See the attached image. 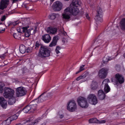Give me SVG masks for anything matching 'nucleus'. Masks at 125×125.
I'll use <instances>...</instances> for the list:
<instances>
[{
	"label": "nucleus",
	"mask_w": 125,
	"mask_h": 125,
	"mask_svg": "<svg viewBox=\"0 0 125 125\" xmlns=\"http://www.w3.org/2000/svg\"><path fill=\"white\" fill-rule=\"evenodd\" d=\"M79 10L78 7H69L65 9L62 14L63 18L69 21L70 18L71 14L76 15L79 12Z\"/></svg>",
	"instance_id": "1"
},
{
	"label": "nucleus",
	"mask_w": 125,
	"mask_h": 125,
	"mask_svg": "<svg viewBox=\"0 0 125 125\" xmlns=\"http://www.w3.org/2000/svg\"><path fill=\"white\" fill-rule=\"evenodd\" d=\"M35 49L36 50H38L39 47V52L37 56L41 58H44L47 57V46L40 43L39 41H36L35 44Z\"/></svg>",
	"instance_id": "2"
},
{
	"label": "nucleus",
	"mask_w": 125,
	"mask_h": 125,
	"mask_svg": "<svg viewBox=\"0 0 125 125\" xmlns=\"http://www.w3.org/2000/svg\"><path fill=\"white\" fill-rule=\"evenodd\" d=\"M4 96L7 98H9L8 103L10 105H13L15 102V99L13 97L14 93V91L12 89L7 87L5 88L4 89Z\"/></svg>",
	"instance_id": "3"
},
{
	"label": "nucleus",
	"mask_w": 125,
	"mask_h": 125,
	"mask_svg": "<svg viewBox=\"0 0 125 125\" xmlns=\"http://www.w3.org/2000/svg\"><path fill=\"white\" fill-rule=\"evenodd\" d=\"M67 108L69 111H74L77 109V106L75 101L73 100L70 101L67 104Z\"/></svg>",
	"instance_id": "4"
},
{
	"label": "nucleus",
	"mask_w": 125,
	"mask_h": 125,
	"mask_svg": "<svg viewBox=\"0 0 125 125\" xmlns=\"http://www.w3.org/2000/svg\"><path fill=\"white\" fill-rule=\"evenodd\" d=\"M27 93L26 89L22 86L17 88L16 90V96L17 97L24 96Z\"/></svg>",
	"instance_id": "5"
},
{
	"label": "nucleus",
	"mask_w": 125,
	"mask_h": 125,
	"mask_svg": "<svg viewBox=\"0 0 125 125\" xmlns=\"http://www.w3.org/2000/svg\"><path fill=\"white\" fill-rule=\"evenodd\" d=\"M78 104L81 107L83 108H86L88 106L85 99L83 97H79L77 99Z\"/></svg>",
	"instance_id": "6"
},
{
	"label": "nucleus",
	"mask_w": 125,
	"mask_h": 125,
	"mask_svg": "<svg viewBox=\"0 0 125 125\" xmlns=\"http://www.w3.org/2000/svg\"><path fill=\"white\" fill-rule=\"evenodd\" d=\"M62 3L59 1L54 2L52 6V8L53 10L56 11H60L62 9Z\"/></svg>",
	"instance_id": "7"
},
{
	"label": "nucleus",
	"mask_w": 125,
	"mask_h": 125,
	"mask_svg": "<svg viewBox=\"0 0 125 125\" xmlns=\"http://www.w3.org/2000/svg\"><path fill=\"white\" fill-rule=\"evenodd\" d=\"M103 41L101 40H96L92 45V46L95 45V47L94 49V50L97 51H100L102 49V44Z\"/></svg>",
	"instance_id": "8"
},
{
	"label": "nucleus",
	"mask_w": 125,
	"mask_h": 125,
	"mask_svg": "<svg viewBox=\"0 0 125 125\" xmlns=\"http://www.w3.org/2000/svg\"><path fill=\"white\" fill-rule=\"evenodd\" d=\"M97 15L94 18L96 21L101 22L103 21L102 11L100 7H99L97 10Z\"/></svg>",
	"instance_id": "9"
},
{
	"label": "nucleus",
	"mask_w": 125,
	"mask_h": 125,
	"mask_svg": "<svg viewBox=\"0 0 125 125\" xmlns=\"http://www.w3.org/2000/svg\"><path fill=\"white\" fill-rule=\"evenodd\" d=\"M87 99L90 103L92 104L95 105L97 103L96 97L94 94H89L87 97Z\"/></svg>",
	"instance_id": "10"
},
{
	"label": "nucleus",
	"mask_w": 125,
	"mask_h": 125,
	"mask_svg": "<svg viewBox=\"0 0 125 125\" xmlns=\"http://www.w3.org/2000/svg\"><path fill=\"white\" fill-rule=\"evenodd\" d=\"M108 69L107 68H103L99 71L98 75L101 78H105L108 73Z\"/></svg>",
	"instance_id": "11"
},
{
	"label": "nucleus",
	"mask_w": 125,
	"mask_h": 125,
	"mask_svg": "<svg viewBox=\"0 0 125 125\" xmlns=\"http://www.w3.org/2000/svg\"><path fill=\"white\" fill-rule=\"evenodd\" d=\"M29 26L21 28V29L22 30V32L25 33V35L27 37H28L30 36L31 31V30H33V28H32L31 29H29Z\"/></svg>",
	"instance_id": "12"
},
{
	"label": "nucleus",
	"mask_w": 125,
	"mask_h": 125,
	"mask_svg": "<svg viewBox=\"0 0 125 125\" xmlns=\"http://www.w3.org/2000/svg\"><path fill=\"white\" fill-rule=\"evenodd\" d=\"M38 103L43 102L47 99V93L46 92L42 93L38 98Z\"/></svg>",
	"instance_id": "13"
},
{
	"label": "nucleus",
	"mask_w": 125,
	"mask_h": 125,
	"mask_svg": "<svg viewBox=\"0 0 125 125\" xmlns=\"http://www.w3.org/2000/svg\"><path fill=\"white\" fill-rule=\"evenodd\" d=\"M115 78L116 83H118L121 84L124 83V78L121 75L117 74L115 75Z\"/></svg>",
	"instance_id": "14"
},
{
	"label": "nucleus",
	"mask_w": 125,
	"mask_h": 125,
	"mask_svg": "<svg viewBox=\"0 0 125 125\" xmlns=\"http://www.w3.org/2000/svg\"><path fill=\"white\" fill-rule=\"evenodd\" d=\"M34 101L31 102L29 104L31 113H33L37 108V105L36 104H33Z\"/></svg>",
	"instance_id": "15"
},
{
	"label": "nucleus",
	"mask_w": 125,
	"mask_h": 125,
	"mask_svg": "<svg viewBox=\"0 0 125 125\" xmlns=\"http://www.w3.org/2000/svg\"><path fill=\"white\" fill-rule=\"evenodd\" d=\"M7 101L2 97H0V104L4 109H6L7 106Z\"/></svg>",
	"instance_id": "16"
},
{
	"label": "nucleus",
	"mask_w": 125,
	"mask_h": 125,
	"mask_svg": "<svg viewBox=\"0 0 125 125\" xmlns=\"http://www.w3.org/2000/svg\"><path fill=\"white\" fill-rule=\"evenodd\" d=\"M81 2L79 0H73L70 5V7H78L80 6Z\"/></svg>",
	"instance_id": "17"
},
{
	"label": "nucleus",
	"mask_w": 125,
	"mask_h": 125,
	"mask_svg": "<svg viewBox=\"0 0 125 125\" xmlns=\"http://www.w3.org/2000/svg\"><path fill=\"white\" fill-rule=\"evenodd\" d=\"M8 4V1H1L0 3V9L3 10L4 9L6 8Z\"/></svg>",
	"instance_id": "18"
},
{
	"label": "nucleus",
	"mask_w": 125,
	"mask_h": 125,
	"mask_svg": "<svg viewBox=\"0 0 125 125\" xmlns=\"http://www.w3.org/2000/svg\"><path fill=\"white\" fill-rule=\"evenodd\" d=\"M98 96L99 99L101 100L104 99L105 97V95L103 91L101 90H99L98 92Z\"/></svg>",
	"instance_id": "19"
},
{
	"label": "nucleus",
	"mask_w": 125,
	"mask_h": 125,
	"mask_svg": "<svg viewBox=\"0 0 125 125\" xmlns=\"http://www.w3.org/2000/svg\"><path fill=\"white\" fill-rule=\"evenodd\" d=\"M120 26L122 30H125V18L121 19L120 22Z\"/></svg>",
	"instance_id": "20"
},
{
	"label": "nucleus",
	"mask_w": 125,
	"mask_h": 125,
	"mask_svg": "<svg viewBox=\"0 0 125 125\" xmlns=\"http://www.w3.org/2000/svg\"><path fill=\"white\" fill-rule=\"evenodd\" d=\"M59 37L58 36H54L53 39V41L50 43L49 46L52 47L55 46L56 44L57 41Z\"/></svg>",
	"instance_id": "21"
},
{
	"label": "nucleus",
	"mask_w": 125,
	"mask_h": 125,
	"mask_svg": "<svg viewBox=\"0 0 125 125\" xmlns=\"http://www.w3.org/2000/svg\"><path fill=\"white\" fill-rule=\"evenodd\" d=\"M57 30V29L55 28L50 27L47 28V32L49 31L50 33L52 34L56 33Z\"/></svg>",
	"instance_id": "22"
},
{
	"label": "nucleus",
	"mask_w": 125,
	"mask_h": 125,
	"mask_svg": "<svg viewBox=\"0 0 125 125\" xmlns=\"http://www.w3.org/2000/svg\"><path fill=\"white\" fill-rule=\"evenodd\" d=\"M12 121L10 117H9L6 120L3 121L2 123V125H8L11 123Z\"/></svg>",
	"instance_id": "23"
},
{
	"label": "nucleus",
	"mask_w": 125,
	"mask_h": 125,
	"mask_svg": "<svg viewBox=\"0 0 125 125\" xmlns=\"http://www.w3.org/2000/svg\"><path fill=\"white\" fill-rule=\"evenodd\" d=\"M30 108V106L29 104L24 108L22 109V110L25 113H31V112Z\"/></svg>",
	"instance_id": "24"
},
{
	"label": "nucleus",
	"mask_w": 125,
	"mask_h": 125,
	"mask_svg": "<svg viewBox=\"0 0 125 125\" xmlns=\"http://www.w3.org/2000/svg\"><path fill=\"white\" fill-rule=\"evenodd\" d=\"M115 57H113L112 58L111 57L105 56L103 58V62L104 63H105L108 62L109 61L111 60L112 59H113Z\"/></svg>",
	"instance_id": "25"
},
{
	"label": "nucleus",
	"mask_w": 125,
	"mask_h": 125,
	"mask_svg": "<svg viewBox=\"0 0 125 125\" xmlns=\"http://www.w3.org/2000/svg\"><path fill=\"white\" fill-rule=\"evenodd\" d=\"M26 121L27 123H30L28 125H36V124L38 123L39 122L38 120H36L33 122L31 121L30 119L26 120Z\"/></svg>",
	"instance_id": "26"
},
{
	"label": "nucleus",
	"mask_w": 125,
	"mask_h": 125,
	"mask_svg": "<svg viewBox=\"0 0 125 125\" xmlns=\"http://www.w3.org/2000/svg\"><path fill=\"white\" fill-rule=\"evenodd\" d=\"M20 51V52L23 54L26 52V47L25 46L23 45H22L20 46L19 47Z\"/></svg>",
	"instance_id": "27"
},
{
	"label": "nucleus",
	"mask_w": 125,
	"mask_h": 125,
	"mask_svg": "<svg viewBox=\"0 0 125 125\" xmlns=\"http://www.w3.org/2000/svg\"><path fill=\"white\" fill-rule=\"evenodd\" d=\"M88 73H86L83 75L80 76L78 77L76 79L77 81H79L81 79H83L85 78L88 75Z\"/></svg>",
	"instance_id": "28"
},
{
	"label": "nucleus",
	"mask_w": 125,
	"mask_h": 125,
	"mask_svg": "<svg viewBox=\"0 0 125 125\" xmlns=\"http://www.w3.org/2000/svg\"><path fill=\"white\" fill-rule=\"evenodd\" d=\"M58 16V14L55 13H52L49 15V18L53 20L54 19Z\"/></svg>",
	"instance_id": "29"
},
{
	"label": "nucleus",
	"mask_w": 125,
	"mask_h": 125,
	"mask_svg": "<svg viewBox=\"0 0 125 125\" xmlns=\"http://www.w3.org/2000/svg\"><path fill=\"white\" fill-rule=\"evenodd\" d=\"M110 88L108 84H105L104 88V92L106 93L110 91Z\"/></svg>",
	"instance_id": "30"
},
{
	"label": "nucleus",
	"mask_w": 125,
	"mask_h": 125,
	"mask_svg": "<svg viewBox=\"0 0 125 125\" xmlns=\"http://www.w3.org/2000/svg\"><path fill=\"white\" fill-rule=\"evenodd\" d=\"M98 120L96 118H94L90 119L89 120V122L90 123H97Z\"/></svg>",
	"instance_id": "31"
},
{
	"label": "nucleus",
	"mask_w": 125,
	"mask_h": 125,
	"mask_svg": "<svg viewBox=\"0 0 125 125\" xmlns=\"http://www.w3.org/2000/svg\"><path fill=\"white\" fill-rule=\"evenodd\" d=\"M91 88L93 90H94L97 87V83L96 82L93 83L91 86Z\"/></svg>",
	"instance_id": "32"
},
{
	"label": "nucleus",
	"mask_w": 125,
	"mask_h": 125,
	"mask_svg": "<svg viewBox=\"0 0 125 125\" xmlns=\"http://www.w3.org/2000/svg\"><path fill=\"white\" fill-rule=\"evenodd\" d=\"M4 86V83L2 82H0V93H2L3 92V87Z\"/></svg>",
	"instance_id": "33"
},
{
	"label": "nucleus",
	"mask_w": 125,
	"mask_h": 125,
	"mask_svg": "<svg viewBox=\"0 0 125 125\" xmlns=\"http://www.w3.org/2000/svg\"><path fill=\"white\" fill-rule=\"evenodd\" d=\"M47 34H45L42 35V40L45 42L47 43V39H46V36Z\"/></svg>",
	"instance_id": "34"
},
{
	"label": "nucleus",
	"mask_w": 125,
	"mask_h": 125,
	"mask_svg": "<svg viewBox=\"0 0 125 125\" xmlns=\"http://www.w3.org/2000/svg\"><path fill=\"white\" fill-rule=\"evenodd\" d=\"M13 36L15 38L19 39L20 38V35L18 33H15L13 34Z\"/></svg>",
	"instance_id": "35"
},
{
	"label": "nucleus",
	"mask_w": 125,
	"mask_h": 125,
	"mask_svg": "<svg viewBox=\"0 0 125 125\" xmlns=\"http://www.w3.org/2000/svg\"><path fill=\"white\" fill-rule=\"evenodd\" d=\"M58 115L60 118H62L63 117V115L62 111H60L58 112Z\"/></svg>",
	"instance_id": "36"
},
{
	"label": "nucleus",
	"mask_w": 125,
	"mask_h": 125,
	"mask_svg": "<svg viewBox=\"0 0 125 125\" xmlns=\"http://www.w3.org/2000/svg\"><path fill=\"white\" fill-rule=\"evenodd\" d=\"M32 51V48L31 47H28L27 49H26V52L27 53H30Z\"/></svg>",
	"instance_id": "37"
},
{
	"label": "nucleus",
	"mask_w": 125,
	"mask_h": 125,
	"mask_svg": "<svg viewBox=\"0 0 125 125\" xmlns=\"http://www.w3.org/2000/svg\"><path fill=\"white\" fill-rule=\"evenodd\" d=\"M109 82L110 81L109 80L107 79H104L102 83V84H108L107 83Z\"/></svg>",
	"instance_id": "38"
},
{
	"label": "nucleus",
	"mask_w": 125,
	"mask_h": 125,
	"mask_svg": "<svg viewBox=\"0 0 125 125\" xmlns=\"http://www.w3.org/2000/svg\"><path fill=\"white\" fill-rule=\"evenodd\" d=\"M60 49L61 48L60 47L57 46L56 47L55 52L57 54L59 53L60 52L59 51V50H60Z\"/></svg>",
	"instance_id": "39"
},
{
	"label": "nucleus",
	"mask_w": 125,
	"mask_h": 125,
	"mask_svg": "<svg viewBox=\"0 0 125 125\" xmlns=\"http://www.w3.org/2000/svg\"><path fill=\"white\" fill-rule=\"evenodd\" d=\"M19 21H14V22L11 23L13 26H15L18 24L19 23ZM11 24V23H10V24Z\"/></svg>",
	"instance_id": "40"
},
{
	"label": "nucleus",
	"mask_w": 125,
	"mask_h": 125,
	"mask_svg": "<svg viewBox=\"0 0 125 125\" xmlns=\"http://www.w3.org/2000/svg\"><path fill=\"white\" fill-rule=\"evenodd\" d=\"M106 121L105 120H98V121H97V123L98 124H102L104 123Z\"/></svg>",
	"instance_id": "41"
},
{
	"label": "nucleus",
	"mask_w": 125,
	"mask_h": 125,
	"mask_svg": "<svg viewBox=\"0 0 125 125\" xmlns=\"http://www.w3.org/2000/svg\"><path fill=\"white\" fill-rule=\"evenodd\" d=\"M10 117L12 118L13 119V120H14L17 119V118L18 116L16 115H14L11 116Z\"/></svg>",
	"instance_id": "42"
},
{
	"label": "nucleus",
	"mask_w": 125,
	"mask_h": 125,
	"mask_svg": "<svg viewBox=\"0 0 125 125\" xmlns=\"http://www.w3.org/2000/svg\"><path fill=\"white\" fill-rule=\"evenodd\" d=\"M84 65H82L80 66V68L79 70L81 72V71H83L84 70Z\"/></svg>",
	"instance_id": "43"
},
{
	"label": "nucleus",
	"mask_w": 125,
	"mask_h": 125,
	"mask_svg": "<svg viewBox=\"0 0 125 125\" xmlns=\"http://www.w3.org/2000/svg\"><path fill=\"white\" fill-rule=\"evenodd\" d=\"M51 40V38L50 35L47 34V43L49 42Z\"/></svg>",
	"instance_id": "44"
},
{
	"label": "nucleus",
	"mask_w": 125,
	"mask_h": 125,
	"mask_svg": "<svg viewBox=\"0 0 125 125\" xmlns=\"http://www.w3.org/2000/svg\"><path fill=\"white\" fill-rule=\"evenodd\" d=\"M6 19V16L5 15H3V16L1 18V21H3Z\"/></svg>",
	"instance_id": "45"
},
{
	"label": "nucleus",
	"mask_w": 125,
	"mask_h": 125,
	"mask_svg": "<svg viewBox=\"0 0 125 125\" xmlns=\"http://www.w3.org/2000/svg\"><path fill=\"white\" fill-rule=\"evenodd\" d=\"M37 26H35L34 27V29L33 31V34H35L37 32Z\"/></svg>",
	"instance_id": "46"
},
{
	"label": "nucleus",
	"mask_w": 125,
	"mask_h": 125,
	"mask_svg": "<svg viewBox=\"0 0 125 125\" xmlns=\"http://www.w3.org/2000/svg\"><path fill=\"white\" fill-rule=\"evenodd\" d=\"M47 57L50 56V55L51 50H48L47 49Z\"/></svg>",
	"instance_id": "47"
},
{
	"label": "nucleus",
	"mask_w": 125,
	"mask_h": 125,
	"mask_svg": "<svg viewBox=\"0 0 125 125\" xmlns=\"http://www.w3.org/2000/svg\"><path fill=\"white\" fill-rule=\"evenodd\" d=\"M17 31L19 33H21L22 32L21 31V29L20 27H18L17 28Z\"/></svg>",
	"instance_id": "48"
},
{
	"label": "nucleus",
	"mask_w": 125,
	"mask_h": 125,
	"mask_svg": "<svg viewBox=\"0 0 125 125\" xmlns=\"http://www.w3.org/2000/svg\"><path fill=\"white\" fill-rule=\"evenodd\" d=\"M5 31V29H2L1 28H0V33H1L3 32L4 31Z\"/></svg>",
	"instance_id": "49"
},
{
	"label": "nucleus",
	"mask_w": 125,
	"mask_h": 125,
	"mask_svg": "<svg viewBox=\"0 0 125 125\" xmlns=\"http://www.w3.org/2000/svg\"><path fill=\"white\" fill-rule=\"evenodd\" d=\"M22 60H21L20 59H19V61L18 62H17V63L18 64V65L21 64V63H22V62L23 61H22V62H21V61Z\"/></svg>",
	"instance_id": "50"
},
{
	"label": "nucleus",
	"mask_w": 125,
	"mask_h": 125,
	"mask_svg": "<svg viewBox=\"0 0 125 125\" xmlns=\"http://www.w3.org/2000/svg\"><path fill=\"white\" fill-rule=\"evenodd\" d=\"M62 33L63 35L65 36H66L67 35L66 33L64 31V30L62 31Z\"/></svg>",
	"instance_id": "51"
},
{
	"label": "nucleus",
	"mask_w": 125,
	"mask_h": 125,
	"mask_svg": "<svg viewBox=\"0 0 125 125\" xmlns=\"http://www.w3.org/2000/svg\"><path fill=\"white\" fill-rule=\"evenodd\" d=\"M86 16L87 19L88 20L89 19L90 17H89L87 13H86Z\"/></svg>",
	"instance_id": "52"
},
{
	"label": "nucleus",
	"mask_w": 125,
	"mask_h": 125,
	"mask_svg": "<svg viewBox=\"0 0 125 125\" xmlns=\"http://www.w3.org/2000/svg\"><path fill=\"white\" fill-rule=\"evenodd\" d=\"M12 2L13 3H16L18 1L17 0H12Z\"/></svg>",
	"instance_id": "53"
},
{
	"label": "nucleus",
	"mask_w": 125,
	"mask_h": 125,
	"mask_svg": "<svg viewBox=\"0 0 125 125\" xmlns=\"http://www.w3.org/2000/svg\"><path fill=\"white\" fill-rule=\"evenodd\" d=\"M25 21V22H22V24H25V25H26V24H27V21L26 20V21Z\"/></svg>",
	"instance_id": "54"
},
{
	"label": "nucleus",
	"mask_w": 125,
	"mask_h": 125,
	"mask_svg": "<svg viewBox=\"0 0 125 125\" xmlns=\"http://www.w3.org/2000/svg\"><path fill=\"white\" fill-rule=\"evenodd\" d=\"M123 99L124 101L125 100V95L123 96Z\"/></svg>",
	"instance_id": "55"
},
{
	"label": "nucleus",
	"mask_w": 125,
	"mask_h": 125,
	"mask_svg": "<svg viewBox=\"0 0 125 125\" xmlns=\"http://www.w3.org/2000/svg\"><path fill=\"white\" fill-rule=\"evenodd\" d=\"M13 80L15 81L16 82H17L18 81V79H13Z\"/></svg>",
	"instance_id": "56"
},
{
	"label": "nucleus",
	"mask_w": 125,
	"mask_h": 125,
	"mask_svg": "<svg viewBox=\"0 0 125 125\" xmlns=\"http://www.w3.org/2000/svg\"><path fill=\"white\" fill-rule=\"evenodd\" d=\"M81 71H80L79 70L76 73V74H78V73H79V72H80Z\"/></svg>",
	"instance_id": "57"
},
{
	"label": "nucleus",
	"mask_w": 125,
	"mask_h": 125,
	"mask_svg": "<svg viewBox=\"0 0 125 125\" xmlns=\"http://www.w3.org/2000/svg\"><path fill=\"white\" fill-rule=\"evenodd\" d=\"M23 5L25 8L27 7L26 6V5L25 4H23Z\"/></svg>",
	"instance_id": "58"
},
{
	"label": "nucleus",
	"mask_w": 125,
	"mask_h": 125,
	"mask_svg": "<svg viewBox=\"0 0 125 125\" xmlns=\"http://www.w3.org/2000/svg\"><path fill=\"white\" fill-rule=\"evenodd\" d=\"M23 125L22 124H17L16 125Z\"/></svg>",
	"instance_id": "59"
},
{
	"label": "nucleus",
	"mask_w": 125,
	"mask_h": 125,
	"mask_svg": "<svg viewBox=\"0 0 125 125\" xmlns=\"http://www.w3.org/2000/svg\"><path fill=\"white\" fill-rule=\"evenodd\" d=\"M54 0H51L52 2Z\"/></svg>",
	"instance_id": "60"
},
{
	"label": "nucleus",
	"mask_w": 125,
	"mask_h": 125,
	"mask_svg": "<svg viewBox=\"0 0 125 125\" xmlns=\"http://www.w3.org/2000/svg\"><path fill=\"white\" fill-rule=\"evenodd\" d=\"M2 66V65H0V67H2V66Z\"/></svg>",
	"instance_id": "61"
},
{
	"label": "nucleus",
	"mask_w": 125,
	"mask_h": 125,
	"mask_svg": "<svg viewBox=\"0 0 125 125\" xmlns=\"http://www.w3.org/2000/svg\"><path fill=\"white\" fill-rule=\"evenodd\" d=\"M84 81H83L82 82H84Z\"/></svg>",
	"instance_id": "62"
}]
</instances>
